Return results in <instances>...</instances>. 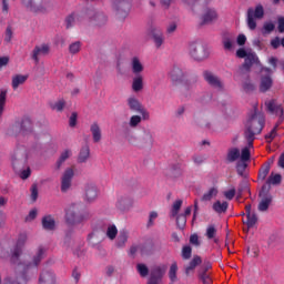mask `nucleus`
Listing matches in <instances>:
<instances>
[{"mask_svg": "<svg viewBox=\"0 0 284 284\" xmlns=\"http://www.w3.org/2000/svg\"><path fill=\"white\" fill-rule=\"evenodd\" d=\"M265 125V115L262 112H253L248 122H246V131H244V138L248 142V148H253L255 135L261 134Z\"/></svg>", "mask_w": 284, "mask_h": 284, "instance_id": "nucleus-1", "label": "nucleus"}, {"mask_svg": "<svg viewBox=\"0 0 284 284\" xmlns=\"http://www.w3.org/2000/svg\"><path fill=\"white\" fill-rule=\"evenodd\" d=\"M265 16V10L263 4L255 6V9L248 8L246 11V26L248 30L254 31L257 28V20H262Z\"/></svg>", "mask_w": 284, "mask_h": 284, "instance_id": "nucleus-2", "label": "nucleus"}, {"mask_svg": "<svg viewBox=\"0 0 284 284\" xmlns=\"http://www.w3.org/2000/svg\"><path fill=\"white\" fill-rule=\"evenodd\" d=\"M189 55H191L193 60L201 62L210 57V52L203 42L195 41L189 44Z\"/></svg>", "mask_w": 284, "mask_h": 284, "instance_id": "nucleus-3", "label": "nucleus"}, {"mask_svg": "<svg viewBox=\"0 0 284 284\" xmlns=\"http://www.w3.org/2000/svg\"><path fill=\"white\" fill-rule=\"evenodd\" d=\"M9 133L11 135H18V133H21L24 136L32 134L33 133L32 120H30V118H23L21 122H16V124H13Z\"/></svg>", "mask_w": 284, "mask_h": 284, "instance_id": "nucleus-4", "label": "nucleus"}, {"mask_svg": "<svg viewBox=\"0 0 284 284\" xmlns=\"http://www.w3.org/2000/svg\"><path fill=\"white\" fill-rule=\"evenodd\" d=\"M112 8L120 20H124L132 8V0H112Z\"/></svg>", "mask_w": 284, "mask_h": 284, "instance_id": "nucleus-5", "label": "nucleus"}, {"mask_svg": "<svg viewBox=\"0 0 284 284\" xmlns=\"http://www.w3.org/2000/svg\"><path fill=\"white\" fill-rule=\"evenodd\" d=\"M28 162V153L26 146H17L12 154V165L16 171L23 168Z\"/></svg>", "mask_w": 284, "mask_h": 284, "instance_id": "nucleus-6", "label": "nucleus"}, {"mask_svg": "<svg viewBox=\"0 0 284 284\" xmlns=\"http://www.w3.org/2000/svg\"><path fill=\"white\" fill-rule=\"evenodd\" d=\"M129 109L134 112L142 115L144 121L150 120V112L143 106V104L140 102V100L135 97H130L126 100Z\"/></svg>", "mask_w": 284, "mask_h": 284, "instance_id": "nucleus-7", "label": "nucleus"}, {"mask_svg": "<svg viewBox=\"0 0 284 284\" xmlns=\"http://www.w3.org/2000/svg\"><path fill=\"white\" fill-rule=\"evenodd\" d=\"M273 70L268 67H262V78L260 80V92L265 93L270 91L273 85L272 79Z\"/></svg>", "mask_w": 284, "mask_h": 284, "instance_id": "nucleus-8", "label": "nucleus"}, {"mask_svg": "<svg viewBox=\"0 0 284 284\" xmlns=\"http://www.w3.org/2000/svg\"><path fill=\"white\" fill-rule=\"evenodd\" d=\"M268 113L278 116L280 122L284 121V102H278L276 99H271L266 102Z\"/></svg>", "mask_w": 284, "mask_h": 284, "instance_id": "nucleus-9", "label": "nucleus"}, {"mask_svg": "<svg viewBox=\"0 0 284 284\" xmlns=\"http://www.w3.org/2000/svg\"><path fill=\"white\" fill-rule=\"evenodd\" d=\"M260 204H257V211L260 212H266L270 209V205L272 204L273 197L270 193V186H262V191H260Z\"/></svg>", "mask_w": 284, "mask_h": 284, "instance_id": "nucleus-10", "label": "nucleus"}, {"mask_svg": "<svg viewBox=\"0 0 284 284\" xmlns=\"http://www.w3.org/2000/svg\"><path fill=\"white\" fill-rule=\"evenodd\" d=\"M87 18V11H73L65 18V27L67 29H72L77 24H81L83 20Z\"/></svg>", "mask_w": 284, "mask_h": 284, "instance_id": "nucleus-11", "label": "nucleus"}, {"mask_svg": "<svg viewBox=\"0 0 284 284\" xmlns=\"http://www.w3.org/2000/svg\"><path fill=\"white\" fill-rule=\"evenodd\" d=\"M202 77H204V81L209 83L211 88L223 90V82L221 81V78L214 72L210 70H204V72H202Z\"/></svg>", "mask_w": 284, "mask_h": 284, "instance_id": "nucleus-12", "label": "nucleus"}, {"mask_svg": "<svg viewBox=\"0 0 284 284\" xmlns=\"http://www.w3.org/2000/svg\"><path fill=\"white\" fill-rule=\"evenodd\" d=\"M200 26H210L219 20V13L215 8H206L204 9V13H202V18H200Z\"/></svg>", "mask_w": 284, "mask_h": 284, "instance_id": "nucleus-13", "label": "nucleus"}, {"mask_svg": "<svg viewBox=\"0 0 284 284\" xmlns=\"http://www.w3.org/2000/svg\"><path fill=\"white\" fill-rule=\"evenodd\" d=\"M28 235L26 233H21L18 237L17 244L12 251L11 262L17 263L19 261L20 255L22 254V250L27 243Z\"/></svg>", "mask_w": 284, "mask_h": 284, "instance_id": "nucleus-14", "label": "nucleus"}, {"mask_svg": "<svg viewBox=\"0 0 284 284\" xmlns=\"http://www.w3.org/2000/svg\"><path fill=\"white\" fill-rule=\"evenodd\" d=\"M149 33L152 36V39L154 41V45L156 47V49H161L162 45L165 43V36L162 29L155 26H152L149 29Z\"/></svg>", "mask_w": 284, "mask_h": 284, "instance_id": "nucleus-15", "label": "nucleus"}, {"mask_svg": "<svg viewBox=\"0 0 284 284\" xmlns=\"http://www.w3.org/2000/svg\"><path fill=\"white\" fill-rule=\"evenodd\" d=\"M211 268L212 265L210 263H206L200 266V270H197V280H200L202 284H213V280L210 273Z\"/></svg>", "mask_w": 284, "mask_h": 284, "instance_id": "nucleus-16", "label": "nucleus"}, {"mask_svg": "<svg viewBox=\"0 0 284 284\" xmlns=\"http://www.w3.org/2000/svg\"><path fill=\"white\" fill-rule=\"evenodd\" d=\"M50 52V47L48 43H42L40 45H36L33 51L31 52V59L38 64L40 62V57L48 55Z\"/></svg>", "mask_w": 284, "mask_h": 284, "instance_id": "nucleus-17", "label": "nucleus"}, {"mask_svg": "<svg viewBox=\"0 0 284 284\" xmlns=\"http://www.w3.org/2000/svg\"><path fill=\"white\" fill-rule=\"evenodd\" d=\"M74 176L73 169H65L62 179H61V192L67 193L71 185H72V179Z\"/></svg>", "mask_w": 284, "mask_h": 284, "instance_id": "nucleus-18", "label": "nucleus"}, {"mask_svg": "<svg viewBox=\"0 0 284 284\" xmlns=\"http://www.w3.org/2000/svg\"><path fill=\"white\" fill-rule=\"evenodd\" d=\"M87 18L99 27L104 26L108 22V17L103 12H95L94 10H88Z\"/></svg>", "mask_w": 284, "mask_h": 284, "instance_id": "nucleus-19", "label": "nucleus"}, {"mask_svg": "<svg viewBox=\"0 0 284 284\" xmlns=\"http://www.w3.org/2000/svg\"><path fill=\"white\" fill-rule=\"evenodd\" d=\"M164 274L165 271L161 266L153 267L148 280V284H162Z\"/></svg>", "mask_w": 284, "mask_h": 284, "instance_id": "nucleus-20", "label": "nucleus"}, {"mask_svg": "<svg viewBox=\"0 0 284 284\" xmlns=\"http://www.w3.org/2000/svg\"><path fill=\"white\" fill-rule=\"evenodd\" d=\"M23 4L32 13H44L45 12V8L43 6V0H23Z\"/></svg>", "mask_w": 284, "mask_h": 284, "instance_id": "nucleus-21", "label": "nucleus"}, {"mask_svg": "<svg viewBox=\"0 0 284 284\" xmlns=\"http://www.w3.org/2000/svg\"><path fill=\"white\" fill-rule=\"evenodd\" d=\"M258 62V57L255 52H248V55L244 58V63H242V68L240 71L250 72L251 68Z\"/></svg>", "mask_w": 284, "mask_h": 284, "instance_id": "nucleus-22", "label": "nucleus"}, {"mask_svg": "<svg viewBox=\"0 0 284 284\" xmlns=\"http://www.w3.org/2000/svg\"><path fill=\"white\" fill-rule=\"evenodd\" d=\"M133 203V197H131V195H119L116 207L120 211H126L132 207Z\"/></svg>", "mask_w": 284, "mask_h": 284, "instance_id": "nucleus-23", "label": "nucleus"}, {"mask_svg": "<svg viewBox=\"0 0 284 284\" xmlns=\"http://www.w3.org/2000/svg\"><path fill=\"white\" fill-rule=\"evenodd\" d=\"M65 221L70 225L78 224L79 220V207L73 204L68 211L65 215Z\"/></svg>", "mask_w": 284, "mask_h": 284, "instance_id": "nucleus-24", "label": "nucleus"}, {"mask_svg": "<svg viewBox=\"0 0 284 284\" xmlns=\"http://www.w3.org/2000/svg\"><path fill=\"white\" fill-rule=\"evenodd\" d=\"M202 263H203V260L201 256L193 255V258H191V262H189L187 265L185 266V274L189 276L190 274L194 273L196 267L202 265Z\"/></svg>", "mask_w": 284, "mask_h": 284, "instance_id": "nucleus-25", "label": "nucleus"}, {"mask_svg": "<svg viewBox=\"0 0 284 284\" xmlns=\"http://www.w3.org/2000/svg\"><path fill=\"white\" fill-rule=\"evenodd\" d=\"M39 284H57V276L52 271H43L39 278Z\"/></svg>", "mask_w": 284, "mask_h": 284, "instance_id": "nucleus-26", "label": "nucleus"}, {"mask_svg": "<svg viewBox=\"0 0 284 284\" xmlns=\"http://www.w3.org/2000/svg\"><path fill=\"white\" fill-rule=\"evenodd\" d=\"M98 197V190L94 184H88L85 189V197L84 200L89 203H92L97 200Z\"/></svg>", "mask_w": 284, "mask_h": 284, "instance_id": "nucleus-27", "label": "nucleus"}, {"mask_svg": "<svg viewBox=\"0 0 284 284\" xmlns=\"http://www.w3.org/2000/svg\"><path fill=\"white\" fill-rule=\"evenodd\" d=\"M131 67H132V72L135 75H140L144 71V65L141 62L139 57H133L131 59Z\"/></svg>", "mask_w": 284, "mask_h": 284, "instance_id": "nucleus-28", "label": "nucleus"}, {"mask_svg": "<svg viewBox=\"0 0 284 284\" xmlns=\"http://www.w3.org/2000/svg\"><path fill=\"white\" fill-rule=\"evenodd\" d=\"M129 240V232L125 230H122L116 239L115 246L118 248H124L126 246Z\"/></svg>", "mask_w": 284, "mask_h": 284, "instance_id": "nucleus-29", "label": "nucleus"}, {"mask_svg": "<svg viewBox=\"0 0 284 284\" xmlns=\"http://www.w3.org/2000/svg\"><path fill=\"white\" fill-rule=\"evenodd\" d=\"M90 131H91L92 136H93V142L99 143L102 139V131H101L98 122H93V124H91Z\"/></svg>", "mask_w": 284, "mask_h": 284, "instance_id": "nucleus-30", "label": "nucleus"}, {"mask_svg": "<svg viewBox=\"0 0 284 284\" xmlns=\"http://www.w3.org/2000/svg\"><path fill=\"white\" fill-rule=\"evenodd\" d=\"M45 254V250L43 247H40L38 251V254L33 258V263H28L27 264V271L31 270L32 267H37L41 260L43 258Z\"/></svg>", "mask_w": 284, "mask_h": 284, "instance_id": "nucleus-31", "label": "nucleus"}, {"mask_svg": "<svg viewBox=\"0 0 284 284\" xmlns=\"http://www.w3.org/2000/svg\"><path fill=\"white\" fill-rule=\"evenodd\" d=\"M241 158L240 149L235 146L233 149H229V153H226V162L234 163Z\"/></svg>", "mask_w": 284, "mask_h": 284, "instance_id": "nucleus-32", "label": "nucleus"}, {"mask_svg": "<svg viewBox=\"0 0 284 284\" xmlns=\"http://www.w3.org/2000/svg\"><path fill=\"white\" fill-rule=\"evenodd\" d=\"M42 226L45 231H54L55 229V221L53 216L47 215L42 219Z\"/></svg>", "mask_w": 284, "mask_h": 284, "instance_id": "nucleus-33", "label": "nucleus"}, {"mask_svg": "<svg viewBox=\"0 0 284 284\" xmlns=\"http://www.w3.org/2000/svg\"><path fill=\"white\" fill-rule=\"evenodd\" d=\"M229 209V202H222L217 200V202H213V211L217 214L226 213Z\"/></svg>", "mask_w": 284, "mask_h": 284, "instance_id": "nucleus-34", "label": "nucleus"}, {"mask_svg": "<svg viewBox=\"0 0 284 284\" xmlns=\"http://www.w3.org/2000/svg\"><path fill=\"white\" fill-rule=\"evenodd\" d=\"M28 80V75L24 74H16L12 78V88L13 90H17L20 85L24 84V82Z\"/></svg>", "mask_w": 284, "mask_h": 284, "instance_id": "nucleus-35", "label": "nucleus"}, {"mask_svg": "<svg viewBox=\"0 0 284 284\" xmlns=\"http://www.w3.org/2000/svg\"><path fill=\"white\" fill-rule=\"evenodd\" d=\"M88 241L89 243L94 247L97 246L98 244H100L103 239L101 237V232L99 231H94L92 232L89 237H88Z\"/></svg>", "mask_w": 284, "mask_h": 284, "instance_id": "nucleus-36", "label": "nucleus"}, {"mask_svg": "<svg viewBox=\"0 0 284 284\" xmlns=\"http://www.w3.org/2000/svg\"><path fill=\"white\" fill-rule=\"evenodd\" d=\"M132 89L134 92H140L143 90V75L142 74H138L136 77H134L133 83H132Z\"/></svg>", "mask_w": 284, "mask_h": 284, "instance_id": "nucleus-37", "label": "nucleus"}, {"mask_svg": "<svg viewBox=\"0 0 284 284\" xmlns=\"http://www.w3.org/2000/svg\"><path fill=\"white\" fill-rule=\"evenodd\" d=\"M235 40L233 37L224 36L222 38V45H224V51H232L234 48Z\"/></svg>", "mask_w": 284, "mask_h": 284, "instance_id": "nucleus-38", "label": "nucleus"}, {"mask_svg": "<svg viewBox=\"0 0 284 284\" xmlns=\"http://www.w3.org/2000/svg\"><path fill=\"white\" fill-rule=\"evenodd\" d=\"M217 194H219L217 189H215V186H211V189H209V191H206V193H204V195H202L201 201L202 202H209L213 197H215Z\"/></svg>", "mask_w": 284, "mask_h": 284, "instance_id": "nucleus-39", "label": "nucleus"}, {"mask_svg": "<svg viewBox=\"0 0 284 284\" xmlns=\"http://www.w3.org/2000/svg\"><path fill=\"white\" fill-rule=\"evenodd\" d=\"M281 183H282L281 173H271V175H268V180H266V184L268 185H280Z\"/></svg>", "mask_w": 284, "mask_h": 284, "instance_id": "nucleus-40", "label": "nucleus"}, {"mask_svg": "<svg viewBox=\"0 0 284 284\" xmlns=\"http://www.w3.org/2000/svg\"><path fill=\"white\" fill-rule=\"evenodd\" d=\"M89 158H90V148L88 145L82 146L78 158L79 163H85Z\"/></svg>", "mask_w": 284, "mask_h": 284, "instance_id": "nucleus-41", "label": "nucleus"}, {"mask_svg": "<svg viewBox=\"0 0 284 284\" xmlns=\"http://www.w3.org/2000/svg\"><path fill=\"white\" fill-rule=\"evenodd\" d=\"M65 100L64 99H59L57 100L55 102H52L50 104V108L53 110V111H57V112H62L64 106H65Z\"/></svg>", "mask_w": 284, "mask_h": 284, "instance_id": "nucleus-42", "label": "nucleus"}, {"mask_svg": "<svg viewBox=\"0 0 284 284\" xmlns=\"http://www.w3.org/2000/svg\"><path fill=\"white\" fill-rule=\"evenodd\" d=\"M257 221H258V219H257L256 214L253 213V214L246 215V222H244V224L250 230V229H253L256 225Z\"/></svg>", "mask_w": 284, "mask_h": 284, "instance_id": "nucleus-43", "label": "nucleus"}, {"mask_svg": "<svg viewBox=\"0 0 284 284\" xmlns=\"http://www.w3.org/2000/svg\"><path fill=\"white\" fill-rule=\"evenodd\" d=\"M28 282V278H26L24 274L22 276L12 278L9 277L4 281V284H26Z\"/></svg>", "mask_w": 284, "mask_h": 284, "instance_id": "nucleus-44", "label": "nucleus"}, {"mask_svg": "<svg viewBox=\"0 0 284 284\" xmlns=\"http://www.w3.org/2000/svg\"><path fill=\"white\" fill-rule=\"evenodd\" d=\"M280 47L284 48V37L271 39V48H273V50H277Z\"/></svg>", "mask_w": 284, "mask_h": 284, "instance_id": "nucleus-45", "label": "nucleus"}, {"mask_svg": "<svg viewBox=\"0 0 284 284\" xmlns=\"http://www.w3.org/2000/svg\"><path fill=\"white\" fill-rule=\"evenodd\" d=\"M270 171H271L270 164H264V166L260 169V174H257V179H260V181H265V179L270 174Z\"/></svg>", "mask_w": 284, "mask_h": 284, "instance_id": "nucleus-46", "label": "nucleus"}, {"mask_svg": "<svg viewBox=\"0 0 284 284\" xmlns=\"http://www.w3.org/2000/svg\"><path fill=\"white\" fill-rule=\"evenodd\" d=\"M71 151L67 150L61 153L58 162H57V169L60 170L62 164L70 158Z\"/></svg>", "mask_w": 284, "mask_h": 284, "instance_id": "nucleus-47", "label": "nucleus"}, {"mask_svg": "<svg viewBox=\"0 0 284 284\" xmlns=\"http://www.w3.org/2000/svg\"><path fill=\"white\" fill-rule=\"evenodd\" d=\"M81 47H82V43L81 41H75V42H72L69 47V52L72 54V55H75L80 52L81 50Z\"/></svg>", "mask_w": 284, "mask_h": 284, "instance_id": "nucleus-48", "label": "nucleus"}, {"mask_svg": "<svg viewBox=\"0 0 284 284\" xmlns=\"http://www.w3.org/2000/svg\"><path fill=\"white\" fill-rule=\"evenodd\" d=\"M182 205H183V200H176V202H174L172 212H171L172 217H176L179 215V212H180Z\"/></svg>", "mask_w": 284, "mask_h": 284, "instance_id": "nucleus-49", "label": "nucleus"}, {"mask_svg": "<svg viewBox=\"0 0 284 284\" xmlns=\"http://www.w3.org/2000/svg\"><path fill=\"white\" fill-rule=\"evenodd\" d=\"M118 233H119V231H118L116 226H115V225H110V226L108 227V231H106V236H108L111 241H113V240L116 239Z\"/></svg>", "mask_w": 284, "mask_h": 284, "instance_id": "nucleus-50", "label": "nucleus"}, {"mask_svg": "<svg viewBox=\"0 0 284 284\" xmlns=\"http://www.w3.org/2000/svg\"><path fill=\"white\" fill-rule=\"evenodd\" d=\"M6 102H7V90H1L0 91V118L3 113Z\"/></svg>", "mask_w": 284, "mask_h": 284, "instance_id": "nucleus-51", "label": "nucleus"}, {"mask_svg": "<svg viewBox=\"0 0 284 284\" xmlns=\"http://www.w3.org/2000/svg\"><path fill=\"white\" fill-rule=\"evenodd\" d=\"M142 120H143V116L141 118V115L134 114L132 115V118H130L129 125L131 128H138V125L141 123Z\"/></svg>", "mask_w": 284, "mask_h": 284, "instance_id": "nucleus-52", "label": "nucleus"}, {"mask_svg": "<svg viewBox=\"0 0 284 284\" xmlns=\"http://www.w3.org/2000/svg\"><path fill=\"white\" fill-rule=\"evenodd\" d=\"M182 74H183L182 69L179 67H174L171 71V77L173 81L180 80L182 78Z\"/></svg>", "mask_w": 284, "mask_h": 284, "instance_id": "nucleus-53", "label": "nucleus"}, {"mask_svg": "<svg viewBox=\"0 0 284 284\" xmlns=\"http://www.w3.org/2000/svg\"><path fill=\"white\" fill-rule=\"evenodd\" d=\"M276 26L274 22H264V26L262 27V30H264V34H271L274 32Z\"/></svg>", "mask_w": 284, "mask_h": 284, "instance_id": "nucleus-54", "label": "nucleus"}, {"mask_svg": "<svg viewBox=\"0 0 284 284\" xmlns=\"http://www.w3.org/2000/svg\"><path fill=\"white\" fill-rule=\"evenodd\" d=\"M240 159L242 160V162H247L251 159V151L247 146H244V149H242V153H240Z\"/></svg>", "mask_w": 284, "mask_h": 284, "instance_id": "nucleus-55", "label": "nucleus"}, {"mask_svg": "<svg viewBox=\"0 0 284 284\" xmlns=\"http://www.w3.org/2000/svg\"><path fill=\"white\" fill-rule=\"evenodd\" d=\"M136 270L142 277H146L150 273L149 267L145 264H138Z\"/></svg>", "mask_w": 284, "mask_h": 284, "instance_id": "nucleus-56", "label": "nucleus"}, {"mask_svg": "<svg viewBox=\"0 0 284 284\" xmlns=\"http://www.w3.org/2000/svg\"><path fill=\"white\" fill-rule=\"evenodd\" d=\"M216 227L214 225H209V227H206V239L209 240H213L216 236Z\"/></svg>", "mask_w": 284, "mask_h": 284, "instance_id": "nucleus-57", "label": "nucleus"}, {"mask_svg": "<svg viewBox=\"0 0 284 284\" xmlns=\"http://www.w3.org/2000/svg\"><path fill=\"white\" fill-rule=\"evenodd\" d=\"M176 224L179 226V229L183 230L186 225V216L183 214H178L176 216Z\"/></svg>", "mask_w": 284, "mask_h": 284, "instance_id": "nucleus-58", "label": "nucleus"}, {"mask_svg": "<svg viewBox=\"0 0 284 284\" xmlns=\"http://www.w3.org/2000/svg\"><path fill=\"white\" fill-rule=\"evenodd\" d=\"M182 257L184 261H187L192 257V247L191 246H184L182 250Z\"/></svg>", "mask_w": 284, "mask_h": 284, "instance_id": "nucleus-59", "label": "nucleus"}, {"mask_svg": "<svg viewBox=\"0 0 284 284\" xmlns=\"http://www.w3.org/2000/svg\"><path fill=\"white\" fill-rule=\"evenodd\" d=\"M246 169H247L246 162H237V165H236L237 175L244 176Z\"/></svg>", "mask_w": 284, "mask_h": 284, "instance_id": "nucleus-60", "label": "nucleus"}, {"mask_svg": "<svg viewBox=\"0 0 284 284\" xmlns=\"http://www.w3.org/2000/svg\"><path fill=\"white\" fill-rule=\"evenodd\" d=\"M206 158L205 155H193V163H195V165L201 166L205 163Z\"/></svg>", "mask_w": 284, "mask_h": 284, "instance_id": "nucleus-61", "label": "nucleus"}, {"mask_svg": "<svg viewBox=\"0 0 284 284\" xmlns=\"http://www.w3.org/2000/svg\"><path fill=\"white\" fill-rule=\"evenodd\" d=\"M176 273H178V266L176 264H173L170 268V274H169L172 282H176L178 280Z\"/></svg>", "mask_w": 284, "mask_h": 284, "instance_id": "nucleus-62", "label": "nucleus"}, {"mask_svg": "<svg viewBox=\"0 0 284 284\" xmlns=\"http://www.w3.org/2000/svg\"><path fill=\"white\" fill-rule=\"evenodd\" d=\"M159 217L158 212L153 211L149 215V222H148V227H152L154 225V221Z\"/></svg>", "mask_w": 284, "mask_h": 284, "instance_id": "nucleus-63", "label": "nucleus"}, {"mask_svg": "<svg viewBox=\"0 0 284 284\" xmlns=\"http://www.w3.org/2000/svg\"><path fill=\"white\" fill-rule=\"evenodd\" d=\"M277 32L284 33V17L283 16L277 17Z\"/></svg>", "mask_w": 284, "mask_h": 284, "instance_id": "nucleus-64", "label": "nucleus"}]
</instances>
